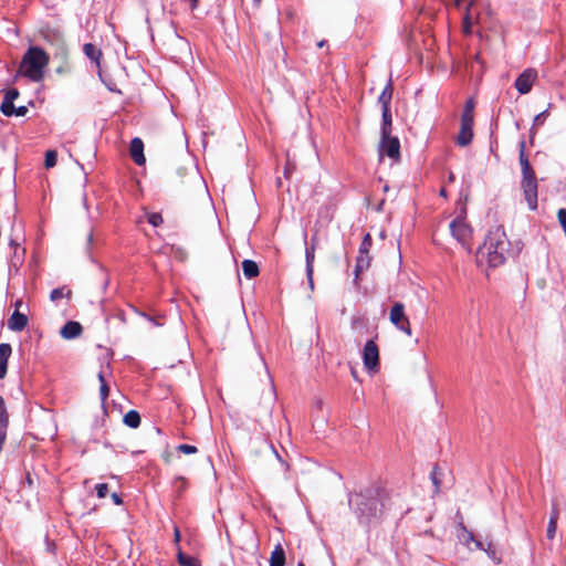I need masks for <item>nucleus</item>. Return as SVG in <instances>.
<instances>
[{"mask_svg": "<svg viewBox=\"0 0 566 566\" xmlns=\"http://www.w3.org/2000/svg\"><path fill=\"white\" fill-rule=\"evenodd\" d=\"M177 559L180 566H202L198 558L186 555L179 546L177 552Z\"/></svg>", "mask_w": 566, "mask_h": 566, "instance_id": "obj_23", "label": "nucleus"}, {"mask_svg": "<svg viewBox=\"0 0 566 566\" xmlns=\"http://www.w3.org/2000/svg\"><path fill=\"white\" fill-rule=\"evenodd\" d=\"M557 521H558V512L556 510H554L549 517L547 528H546V537L548 539L555 538L556 530H557Z\"/></svg>", "mask_w": 566, "mask_h": 566, "instance_id": "obj_27", "label": "nucleus"}, {"mask_svg": "<svg viewBox=\"0 0 566 566\" xmlns=\"http://www.w3.org/2000/svg\"><path fill=\"white\" fill-rule=\"evenodd\" d=\"M379 156H388L394 163L400 161V142L397 137L380 135L378 147Z\"/></svg>", "mask_w": 566, "mask_h": 566, "instance_id": "obj_8", "label": "nucleus"}, {"mask_svg": "<svg viewBox=\"0 0 566 566\" xmlns=\"http://www.w3.org/2000/svg\"><path fill=\"white\" fill-rule=\"evenodd\" d=\"M474 107L475 102L471 97L464 104L460 119V129L455 138V143L461 147L469 146L473 140Z\"/></svg>", "mask_w": 566, "mask_h": 566, "instance_id": "obj_5", "label": "nucleus"}, {"mask_svg": "<svg viewBox=\"0 0 566 566\" xmlns=\"http://www.w3.org/2000/svg\"><path fill=\"white\" fill-rule=\"evenodd\" d=\"M450 231L460 243L467 244L471 238V228L462 219H454L450 222Z\"/></svg>", "mask_w": 566, "mask_h": 566, "instance_id": "obj_11", "label": "nucleus"}, {"mask_svg": "<svg viewBox=\"0 0 566 566\" xmlns=\"http://www.w3.org/2000/svg\"><path fill=\"white\" fill-rule=\"evenodd\" d=\"M242 272L247 279H254L259 275L260 269L256 262L247 259L242 262Z\"/></svg>", "mask_w": 566, "mask_h": 566, "instance_id": "obj_22", "label": "nucleus"}, {"mask_svg": "<svg viewBox=\"0 0 566 566\" xmlns=\"http://www.w3.org/2000/svg\"><path fill=\"white\" fill-rule=\"evenodd\" d=\"M285 552L281 544H276L270 556V566H285Z\"/></svg>", "mask_w": 566, "mask_h": 566, "instance_id": "obj_21", "label": "nucleus"}, {"mask_svg": "<svg viewBox=\"0 0 566 566\" xmlns=\"http://www.w3.org/2000/svg\"><path fill=\"white\" fill-rule=\"evenodd\" d=\"M439 193L441 197H444V198L447 197V191L444 188H442Z\"/></svg>", "mask_w": 566, "mask_h": 566, "instance_id": "obj_48", "label": "nucleus"}, {"mask_svg": "<svg viewBox=\"0 0 566 566\" xmlns=\"http://www.w3.org/2000/svg\"><path fill=\"white\" fill-rule=\"evenodd\" d=\"M536 78L537 72L533 69H527L517 76L514 86L520 94H527L531 92Z\"/></svg>", "mask_w": 566, "mask_h": 566, "instance_id": "obj_9", "label": "nucleus"}, {"mask_svg": "<svg viewBox=\"0 0 566 566\" xmlns=\"http://www.w3.org/2000/svg\"><path fill=\"white\" fill-rule=\"evenodd\" d=\"M371 244H373V239H371V235L369 233H366L361 243H360V247H359V253L360 254H369V250L371 248Z\"/></svg>", "mask_w": 566, "mask_h": 566, "instance_id": "obj_34", "label": "nucleus"}, {"mask_svg": "<svg viewBox=\"0 0 566 566\" xmlns=\"http://www.w3.org/2000/svg\"><path fill=\"white\" fill-rule=\"evenodd\" d=\"M547 116H548V108L541 112L539 114H537L533 122V128L542 126L544 124V122L546 120Z\"/></svg>", "mask_w": 566, "mask_h": 566, "instance_id": "obj_37", "label": "nucleus"}, {"mask_svg": "<svg viewBox=\"0 0 566 566\" xmlns=\"http://www.w3.org/2000/svg\"><path fill=\"white\" fill-rule=\"evenodd\" d=\"M453 180H454V176H453V174H450L449 181H453Z\"/></svg>", "mask_w": 566, "mask_h": 566, "instance_id": "obj_51", "label": "nucleus"}, {"mask_svg": "<svg viewBox=\"0 0 566 566\" xmlns=\"http://www.w3.org/2000/svg\"><path fill=\"white\" fill-rule=\"evenodd\" d=\"M475 548L484 551L488 554V556L496 564H500L502 562L501 554L499 553L494 544L488 543V545L484 546L482 542H475Z\"/></svg>", "mask_w": 566, "mask_h": 566, "instance_id": "obj_19", "label": "nucleus"}, {"mask_svg": "<svg viewBox=\"0 0 566 566\" xmlns=\"http://www.w3.org/2000/svg\"><path fill=\"white\" fill-rule=\"evenodd\" d=\"M124 423L133 429H136L140 424V415L136 410H129L123 419Z\"/></svg>", "mask_w": 566, "mask_h": 566, "instance_id": "obj_26", "label": "nucleus"}, {"mask_svg": "<svg viewBox=\"0 0 566 566\" xmlns=\"http://www.w3.org/2000/svg\"><path fill=\"white\" fill-rule=\"evenodd\" d=\"M471 6H472V3H469V6L467 8V14L463 18V27H464V32L465 33H470L471 32V30H470V15H469V10H470Z\"/></svg>", "mask_w": 566, "mask_h": 566, "instance_id": "obj_41", "label": "nucleus"}, {"mask_svg": "<svg viewBox=\"0 0 566 566\" xmlns=\"http://www.w3.org/2000/svg\"><path fill=\"white\" fill-rule=\"evenodd\" d=\"M557 219H558V222L560 223V226L563 227V229H566V209L560 208L557 211Z\"/></svg>", "mask_w": 566, "mask_h": 566, "instance_id": "obj_40", "label": "nucleus"}, {"mask_svg": "<svg viewBox=\"0 0 566 566\" xmlns=\"http://www.w3.org/2000/svg\"><path fill=\"white\" fill-rule=\"evenodd\" d=\"M440 474H441L440 468L438 465H434L431 471L430 478L434 485L436 493H439V491H440V485H441V481L439 479Z\"/></svg>", "mask_w": 566, "mask_h": 566, "instance_id": "obj_33", "label": "nucleus"}, {"mask_svg": "<svg viewBox=\"0 0 566 566\" xmlns=\"http://www.w3.org/2000/svg\"><path fill=\"white\" fill-rule=\"evenodd\" d=\"M171 459H172V454L167 452L165 454H163V460L166 464H170L171 463Z\"/></svg>", "mask_w": 566, "mask_h": 566, "instance_id": "obj_46", "label": "nucleus"}, {"mask_svg": "<svg viewBox=\"0 0 566 566\" xmlns=\"http://www.w3.org/2000/svg\"><path fill=\"white\" fill-rule=\"evenodd\" d=\"M389 321L395 327L402 333H405L407 336L412 335L410 321L405 314V305L400 302H396L390 312H389Z\"/></svg>", "mask_w": 566, "mask_h": 566, "instance_id": "obj_6", "label": "nucleus"}, {"mask_svg": "<svg viewBox=\"0 0 566 566\" xmlns=\"http://www.w3.org/2000/svg\"><path fill=\"white\" fill-rule=\"evenodd\" d=\"M9 416L6 408L4 399L0 396V430L8 429Z\"/></svg>", "mask_w": 566, "mask_h": 566, "instance_id": "obj_29", "label": "nucleus"}, {"mask_svg": "<svg viewBox=\"0 0 566 566\" xmlns=\"http://www.w3.org/2000/svg\"><path fill=\"white\" fill-rule=\"evenodd\" d=\"M28 325L27 315L20 313L19 311H14L11 317L8 319V327L13 332H21Z\"/></svg>", "mask_w": 566, "mask_h": 566, "instance_id": "obj_15", "label": "nucleus"}, {"mask_svg": "<svg viewBox=\"0 0 566 566\" xmlns=\"http://www.w3.org/2000/svg\"><path fill=\"white\" fill-rule=\"evenodd\" d=\"M371 262V256L369 254H360L357 256L356 266H355V275L359 276V273L364 270L368 269Z\"/></svg>", "mask_w": 566, "mask_h": 566, "instance_id": "obj_25", "label": "nucleus"}, {"mask_svg": "<svg viewBox=\"0 0 566 566\" xmlns=\"http://www.w3.org/2000/svg\"><path fill=\"white\" fill-rule=\"evenodd\" d=\"M95 490H96L97 496L99 499H103L107 495L108 485L106 483H99L95 486Z\"/></svg>", "mask_w": 566, "mask_h": 566, "instance_id": "obj_39", "label": "nucleus"}, {"mask_svg": "<svg viewBox=\"0 0 566 566\" xmlns=\"http://www.w3.org/2000/svg\"><path fill=\"white\" fill-rule=\"evenodd\" d=\"M314 260H315V251L313 248H306L305 250V261H306V276H307V281H308V284L311 286V289L314 287V280H313V275H314Z\"/></svg>", "mask_w": 566, "mask_h": 566, "instance_id": "obj_17", "label": "nucleus"}, {"mask_svg": "<svg viewBox=\"0 0 566 566\" xmlns=\"http://www.w3.org/2000/svg\"><path fill=\"white\" fill-rule=\"evenodd\" d=\"M83 327L78 322L69 321L60 331V335L64 339H74L82 335Z\"/></svg>", "mask_w": 566, "mask_h": 566, "instance_id": "obj_14", "label": "nucleus"}, {"mask_svg": "<svg viewBox=\"0 0 566 566\" xmlns=\"http://www.w3.org/2000/svg\"><path fill=\"white\" fill-rule=\"evenodd\" d=\"M518 161L522 170L521 188L524 198L531 210L537 209L538 182L535 170L533 169L525 153V140L520 142Z\"/></svg>", "mask_w": 566, "mask_h": 566, "instance_id": "obj_3", "label": "nucleus"}, {"mask_svg": "<svg viewBox=\"0 0 566 566\" xmlns=\"http://www.w3.org/2000/svg\"><path fill=\"white\" fill-rule=\"evenodd\" d=\"M55 71L57 74L69 73V72H71V65L69 64L67 61H65L63 64L57 66Z\"/></svg>", "mask_w": 566, "mask_h": 566, "instance_id": "obj_42", "label": "nucleus"}, {"mask_svg": "<svg viewBox=\"0 0 566 566\" xmlns=\"http://www.w3.org/2000/svg\"><path fill=\"white\" fill-rule=\"evenodd\" d=\"M364 365L368 370H375L379 365V349L374 340L365 344L363 352Z\"/></svg>", "mask_w": 566, "mask_h": 566, "instance_id": "obj_10", "label": "nucleus"}, {"mask_svg": "<svg viewBox=\"0 0 566 566\" xmlns=\"http://www.w3.org/2000/svg\"><path fill=\"white\" fill-rule=\"evenodd\" d=\"M462 1H463V0H454V3H455V6H457V7H460V4H461V2H462Z\"/></svg>", "mask_w": 566, "mask_h": 566, "instance_id": "obj_50", "label": "nucleus"}, {"mask_svg": "<svg viewBox=\"0 0 566 566\" xmlns=\"http://www.w3.org/2000/svg\"><path fill=\"white\" fill-rule=\"evenodd\" d=\"M191 10H195L198 7L199 0H188Z\"/></svg>", "mask_w": 566, "mask_h": 566, "instance_id": "obj_47", "label": "nucleus"}, {"mask_svg": "<svg viewBox=\"0 0 566 566\" xmlns=\"http://www.w3.org/2000/svg\"><path fill=\"white\" fill-rule=\"evenodd\" d=\"M129 153L136 165L142 166L145 164L146 158L144 156V143L140 138L135 137L132 139Z\"/></svg>", "mask_w": 566, "mask_h": 566, "instance_id": "obj_13", "label": "nucleus"}, {"mask_svg": "<svg viewBox=\"0 0 566 566\" xmlns=\"http://www.w3.org/2000/svg\"><path fill=\"white\" fill-rule=\"evenodd\" d=\"M394 86L391 80L388 81L382 92L378 96V103L381 105V111L390 109V103L392 98Z\"/></svg>", "mask_w": 566, "mask_h": 566, "instance_id": "obj_18", "label": "nucleus"}, {"mask_svg": "<svg viewBox=\"0 0 566 566\" xmlns=\"http://www.w3.org/2000/svg\"><path fill=\"white\" fill-rule=\"evenodd\" d=\"M180 538H181L180 531H179L178 526H175L174 527V541L177 545L179 544Z\"/></svg>", "mask_w": 566, "mask_h": 566, "instance_id": "obj_43", "label": "nucleus"}, {"mask_svg": "<svg viewBox=\"0 0 566 566\" xmlns=\"http://www.w3.org/2000/svg\"><path fill=\"white\" fill-rule=\"evenodd\" d=\"M381 117H382V125L380 135L388 136V134H391L392 130V116L390 109H384L381 111Z\"/></svg>", "mask_w": 566, "mask_h": 566, "instance_id": "obj_24", "label": "nucleus"}, {"mask_svg": "<svg viewBox=\"0 0 566 566\" xmlns=\"http://www.w3.org/2000/svg\"><path fill=\"white\" fill-rule=\"evenodd\" d=\"M317 245H318V238H317V235H313L311 239V245L308 248H313L314 251H316Z\"/></svg>", "mask_w": 566, "mask_h": 566, "instance_id": "obj_45", "label": "nucleus"}, {"mask_svg": "<svg viewBox=\"0 0 566 566\" xmlns=\"http://www.w3.org/2000/svg\"><path fill=\"white\" fill-rule=\"evenodd\" d=\"M97 378L101 382V386H99L101 400H102V402H105L109 395V387H108L102 371L98 373Z\"/></svg>", "mask_w": 566, "mask_h": 566, "instance_id": "obj_30", "label": "nucleus"}, {"mask_svg": "<svg viewBox=\"0 0 566 566\" xmlns=\"http://www.w3.org/2000/svg\"><path fill=\"white\" fill-rule=\"evenodd\" d=\"M177 492L181 494L187 489V480L184 476H177L174 481Z\"/></svg>", "mask_w": 566, "mask_h": 566, "instance_id": "obj_38", "label": "nucleus"}, {"mask_svg": "<svg viewBox=\"0 0 566 566\" xmlns=\"http://www.w3.org/2000/svg\"><path fill=\"white\" fill-rule=\"evenodd\" d=\"M326 41L325 40H322L317 43V46L318 48H323L325 45Z\"/></svg>", "mask_w": 566, "mask_h": 566, "instance_id": "obj_49", "label": "nucleus"}, {"mask_svg": "<svg viewBox=\"0 0 566 566\" xmlns=\"http://www.w3.org/2000/svg\"><path fill=\"white\" fill-rule=\"evenodd\" d=\"M176 450L184 454H193L198 452L197 447L191 444H179L177 446Z\"/></svg>", "mask_w": 566, "mask_h": 566, "instance_id": "obj_35", "label": "nucleus"}, {"mask_svg": "<svg viewBox=\"0 0 566 566\" xmlns=\"http://www.w3.org/2000/svg\"><path fill=\"white\" fill-rule=\"evenodd\" d=\"M112 500H113V502H114L116 505H122V504H123V500H122L120 495H119V494H117V493H113V494H112Z\"/></svg>", "mask_w": 566, "mask_h": 566, "instance_id": "obj_44", "label": "nucleus"}, {"mask_svg": "<svg viewBox=\"0 0 566 566\" xmlns=\"http://www.w3.org/2000/svg\"><path fill=\"white\" fill-rule=\"evenodd\" d=\"M297 566H305V564L303 562H300Z\"/></svg>", "mask_w": 566, "mask_h": 566, "instance_id": "obj_54", "label": "nucleus"}, {"mask_svg": "<svg viewBox=\"0 0 566 566\" xmlns=\"http://www.w3.org/2000/svg\"><path fill=\"white\" fill-rule=\"evenodd\" d=\"M92 238H93V234H92V233H90V234H88V241H91V240H92Z\"/></svg>", "mask_w": 566, "mask_h": 566, "instance_id": "obj_53", "label": "nucleus"}, {"mask_svg": "<svg viewBox=\"0 0 566 566\" xmlns=\"http://www.w3.org/2000/svg\"><path fill=\"white\" fill-rule=\"evenodd\" d=\"M357 512L360 518L370 522V518L377 517L384 510L382 491L379 489H368L356 496Z\"/></svg>", "mask_w": 566, "mask_h": 566, "instance_id": "obj_4", "label": "nucleus"}, {"mask_svg": "<svg viewBox=\"0 0 566 566\" xmlns=\"http://www.w3.org/2000/svg\"><path fill=\"white\" fill-rule=\"evenodd\" d=\"M83 52L84 54L96 64V66H99L101 59H102V51L93 43H85L83 45Z\"/></svg>", "mask_w": 566, "mask_h": 566, "instance_id": "obj_20", "label": "nucleus"}, {"mask_svg": "<svg viewBox=\"0 0 566 566\" xmlns=\"http://www.w3.org/2000/svg\"><path fill=\"white\" fill-rule=\"evenodd\" d=\"M510 241L502 226L492 227L482 247L478 250V261L486 262L490 268H497L505 263Z\"/></svg>", "mask_w": 566, "mask_h": 566, "instance_id": "obj_1", "label": "nucleus"}, {"mask_svg": "<svg viewBox=\"0 0 566 566\" xmlns=\"http://www.w3.org/2000/svg\"><path fill=\"white\" fill-rule=\"evenodd\" d=\"M12 348L8 343L0 344V379L4 378L8 369V360L11 356Z\"/></svg>", "mask_w": 566, "mask_h": 566, "instance_id": "obj_16", "label": "nucleus"}, {"mask_svg": "<svg viewBox=\"0 0 566 566\" xmlns=\"http://www.w3.org/2000/svg\"><path fill=\"white\" fill-rule=\"evenodd\" d=\"M49 63V54L42 48L32 45L22 56L19 72L32 82H41Z\"/></svg>", "mask_w": 566, "mask_h": 566, "instance_id": "obj_2", "label": "nucleus"}, {"mask_svg": "<svg viewBox=\"0 0 566 566\" xmlns=\"http://www.w3.org/2000/svg\"><path fill=\"white\" fill-rule=\"evenodd\" d=\"M72 296V291L65 287H56L51 291L50 300L52 302H56L63 297L70 298Z\"/></svg>", "mask_w": 566, "mask_h": 566, "instance_id": "obj_28", "label": "nucleus"}, {"mask_svg": "<svg viewBox=\"0 0 566 566\" xmlns=\"http://www.w3.org/2000/svg\"><path fill=\"white\" fill-rule=\"evenodd\" d=\"M199 177L196 172H187L185 168H179L176 171V176L172 178L171 184L175 188H181L184 186H190L193 182H199Z\"/></svg>", "mask_w": 566, "mask_h": 566, "instance_id": "obj_12", "label": "nucleus"}, {"mask_svg": "<svg viewBox=\"0 0 566 566\" xmlns=\"http://www.w3.org/2000/svg\"><path fill=\"white\" fill-rule=\"evenodd\" d=\"M461 526V534L459 535V538L461 539V542L465 545L469 546L470 543H473L475 545V542H478L473 534L468 531L463 524L460 525Z\"/></svg>", "mask_w": 566, "mask_h": 566, "instance_id": "obj_31", "label": "nucleus"}, {"mask_svg": "<svg viewBox=\"0 0 566 566\" xmlns=\"http://www.w3.org/2000/svg\"><path fill=\"white\" fill-rule=\"evenodd\" d=\"M255 2L260 3L261 0H254Z\"/></svg>", "mask_w": 566, "mask_h": 566, "instance_id": "obj_55", "label": "nucleus"}, {"mask_svg": "<svg viewBox=\"0 0 566 566\" xmlns=\"http://www.w3.org/2000/svg\"><path fill=\"white\" fill-rule=\"evenodd\" d=\"M147 220L154 227H159L164 221L163 216L158 212L149 213Z\"/></svg>", "mask_w": 566, "mask_h": 566, "instance_id": "obj_36", "label": "nucleus"}, {"mask_svg": "<svg viewBox=\"0 0 566 566\" xmlns=\"http://www.w3.org/2000/svg\"><path fill=\"white\" fill-rule=\"evenodd\" d=\"M20 93L17 88L6 91L3 101L0 105V111L4 116H25L28 113L27 106L15 107L13 102L19 97Z\"/></svg>", "mask_w": 566, "mask_h": 566, "instance_id": "obj_7", "label": "nucleus"}, {"mask_svg": "<svg viewBox=\"0 0 566 566\" xmlns=\"http://www.w3.org/2000/svg\"><path fill=\"white\" fill-rule=\"evenodd\" d=\"M266 415L270 416L271 415V410L270 408L266 409Z\"/></svg>", "mask_w": 566, "mask_h": 566, "instance_id": "obj_52", "label": "nucleus"}, {"mask_svg": "<svg viewBox=\"0 0 566 566\" xmlns=\"http://www.w3.org/2000/svg\"><path fill=\"white\" fill-rule=\"evenodd\" d=\"M57 153L55 150H48L45 153L44 167L46 169L52 168L56 165Z\"/></svg>", "mask_w": 566, "mask_h": 566, "instance_id": "obj_32", "label": "nucleus"}]
</instances>
